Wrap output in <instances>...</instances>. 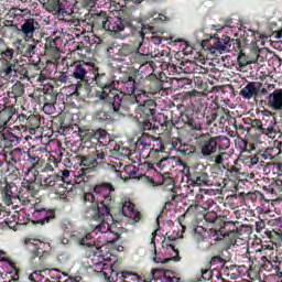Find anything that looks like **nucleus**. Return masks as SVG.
<instances>
[{"label": "nucleus", "mask_w": 282, "mask_h": 282, "mask_svg": "<svg viewBox=\"0 0 282 282\" xmlns=\"http://www.w3.org/2000/svg\"><path fill=\"white\" fill-rule=\"evenodd\" d=\"M41 186L52 188L56 195H65V193L72 191L74 187V183H72V171L67 169L59 170L57 173L45 177L41 184L22 183L20 188L14 184L6 183L0 188V209L3 208V204L11 206L12 199H19L24 206L30 204L39 195Z\"/></svg>", "instance_id": "nucleus-1"}, {"label": "nucleus", "mask_w": 282, "mask_h": 282, "mask_svg": "<svg viewBox=\"0 0 282 282\" xmlns=\"http://www.w3.org/2000/svg\"><path fill=\"white\" fill-rule=\"evenodd\" d=\"M76 241L79 243V246H85L88 248L86 251V257H93V263L96 265V268H100L98 273L104 278L105 282H111V279L113 281V275H116V281L118 282H131L138 279V274L131 271H111L109 276V274L105 272V257H100L98 254V250H100V248L96 246V238H94L91 232H87L84 236L77 237Z\"/></svg>", "instance_id": "nucleus-2"}, {"label": "nucleus", "mask_w": 282, "mask_h": 282, "mask_svg": "<svg viewBox=\"0 0 282 282\" xmlns=\"http://www.w3.org/2000/svg\"><path fill=\"white\" fill-rule=\"evenodd\" d=\"M194 140H196V147L202 158H205V160L230 149V139L226 135L213 137L210 133H196Z\"/></svg>", "instance_id": "nucleus-3"}, {"label": "nucleus", "mask_w": 282, "mask_h": 282, "mask_svg": "<svg viewBox=\"0 0 282 282\" xmlns=\"http://www.w3.org/2000/svg\"><path fill=\"white\" fill-rule=\"evenodd\" d=\"M74 40V35L67 34L61 30L53 31L50 36L45 37L44 56L51 63H58L64 47L69 45V42Z\"/></svg>", "instance_id": "nucleus-4"}, {"label": "nucleus", "mask_w": 282, "mask_h": 282, "mask_svg": "<svg viewBox=\"0 0 282 282\" xmlns=\"http://www.w3.org/2000/svg\"><path fill=\"white\" fill-rule=\"evenodd\" d=\"M180 122L184 123V128L191 133V135L195 137L197 131L202 133V122L199 119L195 118L194 115L188 113H181V116L177 117L173 111H167L163 115V122L161 123V127L163 131L171 133V131H173V127Z\"/></svg>", "instance_id": "nucleus-5"}, {"label": "nucleus", "mask_w": 282, "mask_h": 282, "mask_svg": "<svg viewBox=\"0 0 282 282\" xmlns=\"http://www.w3.org/2000/svg\"><path fill=\"white\" fill-rule=\"evenodd\" d=\"M116 192V187L111 183H99L94 186L91 192H87L83 196V202H96L104 208H108L111 212L113 204H116V198L112 193Z\"/></svg>", "instance_id": "nucleus-6"}, {"label": "nucleus", "mask_w": 282, "mask_h": 282, "mask_svg": "<svg viewBox=\"0 0 282 282\" xmlns=\"http://www.w3.org/2000/svg\"><path fill=\"white\" fill-rule=\"evenodd\" d=\"M101 100V109L95 112V120H98V122H107V120H116L124 117V110H122V99H120V97H112L110 95L109 98Z\"/></svg>", "instance_id": "nucleus-7"}, {"label": "nucleus", "mask_w": 282, "mask_h": 282, "mask_svg": "<svg viewBox=\"0 0 282 282\" xmlns=\"http://www.w3.org/2000/svg\"><path fill=\"white\" fill-rule=\"evenodd\" d=\"M109 19L110 17L107 14V11L102 10L86 13L82 20V34H91V32H107Z\"/></svg>", "instance_id": "nucleus-8"}, {"label": "nucleus", "mask_w": 282, "mask_h": 282, "mask_svg": "<svg viewBox=\"0 0 282 282\" xmlns=\"http://www.w3.org/2000/svg\"><path fill=\"white\" fill-rule=\"evenodd\" d=\"M158 104L155 100H149L135 108V119L138 120L140 131H155V126L151 122L155 116Z\"/></svg>", "instance_id": "nucleus-9"}, {"label": "nucleus", "mask_w": 282, "mask_h": 282, "mask_svg": "<svg viewBox=\"0 0 282 282\" xmlns=\"http://www.w3.org/2000/svg\"><path fill=\"white\" fill-rule=\"evenodd\" d=\"M1 162H4L3 170H0V173L4 175H13L15 180L19 178L20 170L17 169V165L23 158H25V151L21 148L3 150L1 155Z\"/></svg>", "instance_id": "nucleus-10"}, {"label": "nucleus", "mask_w": 282, "mask_h": 282, "mask_svg": "<svg viewBox=\"0 0 282 282\" xmlns=\"http://www.w3.org/2000/svg\"><path fill=\"white\" fill-rule=\"evenodd\" d=\"M24 249L30 261H34L36 258H39L40 261H45V259L50 257L52 247L50 246V242H43L41 239L26 237L24 239Z\"/></svg>", "instance_id": "nucleus-11"}, {"label": "nucleus", "mask_w": 282, "mask_h": 282, "mask_svg": "<svg viewBox=\"0 0 282 282\" xmlns=\"http://www.w3.org/2000/svg\"><path fill=\"white\" fill-rule=\"evenodd\" d=\"M43 9L55 17H69L74 14L76 8V0H39Z\"/></svg>", "instance_id": "nucleus-12"}, {"label": "nucleus", "mask_w": 282, "mask_h": 282, "mask_svg": "<svg viewBox=\"0 0 282 282\" xmlns=\"http://www.w3.org/2000/svg\"><path fill=\"white\" fill-rule=\"evenodd\" d=\"M239 226V221H226L221 220V224L212 228L210 230L215 234L213 235L214 241H225L228 246H237V228Z\"/></svg>", "instance_id": "nucleus-13"}, {"label": "nucleus", "mask_w": 282, "mask_h": 282, "mask_svg": "<svg viewBox=\"0 0 282 282\" xmlns=\"http://www.w3.org/2000/svg\"><path fill=\"white\" fill-rule=\"evenodd\" d=\"M95 74V83L97 87H100L101 93L99 94V99L105 100V98H109V96L122 99V93L116 88L113 80L107 76L105 73H100V68H93Z\"/></svg>", "instance_id": "nucleus-14"}, {"label": "nucleus", "mask_w": 282, "mask_h": 282, "mask_svg": "<svg viewBox=\"0 0 282 282\" xmlns=\"http://www.w3.org/2000/svg\"><path fill=\"white\" fill-rule=\"evenodd\" d=\"M185 176L191 184L196 186H213V176L208 174L204 164H197L193 167H184Z\"/></svg>", "instance_id": "nucleus-15"}, {"label": "nucleus", "mask_w": 282, "mask_h": 282, "mask_svg": "<svg viewBox=\"0 0 282 282\" xmlns=\"http://www.w3.org/2000/svg\"><path fill=\"white\" fill-rule=\"evenodd\" d=\"M13 30H18V32L21 34L22 39L28 43L32 41L33 43H40L39 40L34 39L35 34H39L41 31V23L36 21L34 18L24 19L21 23L20 28L17 24L10 25Z\"/></svg>", "instance_id": "nucleus-16"}, {"label": "nucleus", "mask_w": 282, "mask_h": 282, "mask_svg": "<svg viewBox=\"0 0 282 282\" xmlns=\"http://www.w3.org/2000/svg\"><path fill=\"white\" fill-rule=\"evenodd\" d=\"M85 208L83 210L84 219H89L90 221H97L98 224H102L105 217H109L111 212L109 207H105L100 205V203L96 202H84Z\"/></svg>", "instance_id": "nucleus-17"}, {"label": "nucleus", "mask_w": 282, "mask_h": 282, "mask_svg": "<svg viewBox=\"0 0 282 282\" xmlns=\"http://www.w3.org/2000/svg\"><path fill=\"white\" fill-rule=\"evenodd\" d=\"M82 142L84 144H90L88 147H96V144H100L102 147H111L112 141L109 139V133L104 129L97 130H86L80 134Z\"/></svg>", "instance_id": "nucleus-18"}, {"label": "nucleus", "mask_w": 282, "mask_h": 282, "mask_svg": "<svg viewBox=\"0 0 282 282\" xmlns=\"http://www.w3.org/2000/svg\"><path fill=\"white\" fill-rule=\"evenodd\" d=\"M66 66L70 72V76L80 83H87L89 78L87 74L94 72V68L96 67L91 63H85V61L66 62Z\"/></svg>", "instance_id": "nucleus-19"}, {"label": "nucleus", "mask_w": 282, "mask_h": 282, "mask_svg": "<svg viewBox=\"0 0 282 282\" xmlns=\"http://www.w3.org/2000/svg\"><path fill=\"white\" fill-rule=\"evenodd\" d=\"M126 28H129L132 30V32L138 30L135 24H133V20L129 17H110L106 32H110V34H113V36H120V34L124 32Z\"/></svg>", "instance_id": "nucleus-20"}, {"label": "nucleus", "mask_w": 282, "mask_h": 282, "mask_svg": "<svg viewBox=\"0 0 282 282\" xmlns=\"http://www.w3.org/2000/svg\"><path fill=\"white\" fill-rule=\"evenodd\" d=\"M149 94L150 93H147V90L138 88L130 97L124 98V95L121 94V109L123 111H128V113H131L134 105H138L139 107V105H147L149 100H153L149 99Z\"/></svg>", "instance_id": "nucleus-21"}, {"label": "nucleus", "mask_w": 282, "mask_h": 282, "mask_svg": "<svg viewBox=\"0 0 282 282\" xmlns=\"http://www.w3.org/2000/svg\"><path fill=\"white\" fill-rule=\"evenodd\" d=\"M281 133L279 127L276 126V118L272 116L270 110H265L262 117V126L260 128L259 135H265L267 138H271L274 140L276 134Z\"/></svg>", "instance_id": "nucleus-22"}, {"label": "nucleus", "mask_w": 282, "mask_h": 282, "mask_svg": "<svg viewBox=\"0 0 282 282\" xmlns=\"http://www.w3.org/2000/svg\"><path fill=\"white\" fill-rule=\"evenodd\" d=\"M232 45V41L229 36L223 35L219 37H210V40L203 41L202 47L203 50L210 52V54H215V52H226L228 47Z\"/></svg>", "instance_id": "nucleus-23"}, {"label": "nucleus", "mask_w": 282, "mask_h": 282, "mask_svg": "<svg viewBox=\"0 0 282 282\" xmlns=\"http://www.w3.org/2000/svg\"><path fill=\"white\" fill-rule=\"evenodd\" d=\"M57 100H58V94H56V91H54V86L44 87L42 111H44V113H46V116H54V113H56V101Z\"/></svg>", "instance_id": "nucleus-24"}, {"label": "nucleus", "mask_w": 282, "mask_h": 282, "mask_svg": "<svg viewBox=\"0 0 282 282\" xmlns=\"http://www.w3.org/2000/svg\"><path fill=\"white\" fill-rule=\"evenodd\" d=\"M0 69L2 74L10 76V74H14V64L19 63V59L14 58V48H10L7 46V50L0 53Z\"/></svg>", "instance_id": "nucleus-25"}, {"label": "nucleus", "mask_w": 282, "mask_h": 282, "mask_svg": "<svg viewBox=\"0 0 282 282\" xmlns=\"http://www.w3.org/2000/svg\"><path fill=\"white\" fill-rule=\"evenodd\" d=\"M140 47H142V42L139 43V48L132 55L133 65H139L138 72H153V65L155 63L151 59V54L140 53Z\"/></svg>", "instance_id": "nucleus-26"}, {"label": "nucleus", "mask_w": 282, "mask_h": 282, "mask_svg": "<svg viewBox=\"0 0 282 282\" xmlns=\"http://www.w3.org/2000/svg\"><path fill=\"white\" fill-rule=\"evenodd\" d=\"M144 87L148 89V93L152 94V96H155L156 94L164 96V94H166L162 75L158 77V75L153 73L149 74L144 79Z\"/></svg>", "instance_id": "nucleus-27"}, {"label": "nucleus", "mask_w": 282, "mask_h": 282, "mask_svg": "<svg viewBox=\"0 0 282 282\" xmlns=\"http://www.w3.org/2000/svg\"><path fill=\"white\" fill-rule=\"evenodd\" d=\"M161 188L167 193L165 204L171 205L172 202H177V192L175 191V178L171 177V173H164L161 175Z\"/></svg>", "instance_id": "nucleus-28"}, {"label": "nucleus", "mask_w": 282, "mask_h": 282, "mask_svg": "<svg viewBox=\"0 0 282 282\" xmlns=\"http://www.w3.org/2000/svg\"><path fill=\"white\" fill-rule=\"evenodd\" d=\"M118 208L123 217H129V219H132L135 223L142 219V214L135 209V204L131 202V198H122Z\"/></svg>", "instance_id": "nucleus-29"}, {"label": "nucleus", "mask_w": 282, "mask_h": 282, "mask_svg": "<svg viewBox=\"0 0 282 282\" xmlns=\"http://www.w3.org/2000/svg\"><path fill=\"white\" fill-rule=\"evenodd\" d=\"M90 230L91 232H95V235H98V232H111L113 237L112 241L115 239H120L122 236V229L118 227V224L112 223L109 225V223L105 221V219L100 224L91 225Z\"/></svg>", "instance_id": "nucleus-30"}, {"label": "nucleus", "mask_w": 282, "mask_h": 282, "mask_svg": "<svg viewBox=\"0 0 282 282\" xmlns=\"http://www.w3.org/2000/svg\"><path fill=\"white\" fill-rule=\"evenodd\" d=\"M261 87L263 84L259 82H249L243 88H241L239 96L243 98V100H257L259 94H261Z\"/></svg>", "instance_id": "nucleus-31"}, {"label": "nucleus", "mask_w": 282, "mask_h": 282, "mask_svg": "<svg viewBox=\"0 0 282 282\" xmlns=\"http://www.w3.org/2000/svg\"><path fill=\"white\" fill-rule=\"evenodd\" d=\"M118 85L120 87L119 94H124L128 96H133V93L138 89V83L133 76H123L119 79Z\"/></svg>", "instance_id": "nucleus-32"}, {"label": "nucleus", "mask_w": 282, "mask_h": 282, "mask_svg": "<svg viewBox=\"0 0 282 282\" xmlns=\"http://www.w3.org/2000/svg\"><path fill=\"white\" fill-rule=\"evenodd\" d=\"M44 153H47V151H45V149L32 147L25 152L26 162H30V164H32L31 166L39 169V166H41V164H43V154Z\"/></svg>", "instance_id": "nucleus-33"}, {"label": "nucleus", "mask_w": 282, "mask_h": 282, "mask_svg": "<svg viewBox=\"0 0 282 282\" xmlns=\"http://www.w3.org/2000/svg\"><path fill=\"white\" fill-rule=\"evenodd\" d=\"M184 99L189 100L191 105L195 109H204V107H206V101L208 100V98H206V96L202 95V93H199L195 89L192 91L185 93Z\"/></svg>", "instance_id": "nucleus-34"}, {"label": "nucleus", "mask_w": 282, "mask_h": 282, "mask_svg": "<svg viewBox=\"0 0 282 282\" xmlns=\"http://www.w3.org/2000/svg\"><path fill=\"white\" fill-rule=\"evenodd\" d=\"M53 219H56V210L46 208L39 213L32 214L33 224H40L41 226H45V224H50Z\"/></svg>", "instance_id": "nucleus-35"}, {"label": "nucleus", "mask_w": 282, "mask_h": 282, "mask_svg": "<svg viewBox=\"0 0 282 282\" xmlns=\"http://www.w3.org/2000/svg\"><path fill=\"white\" fill-rule=\"evenodd\" d=\"M260 259V267L262 270L265 272H272V274H276V276H282L281 267H279L276 259L272 260V254H270L269 258L268 256H262Z\"/></svg>", "instance_id": "nucleus-36"}, {"label": "nucleus", "mask_w": 282, "mask_h": 282, "mask_svg": "<svg viewBox=\"0 0 282 282\" xmlns=\"http://www.w3.org/2000/svg\"><path fill=\"white\" fill-rule=\"evenodd\" d=\"M14 124V105L6 106L0 110V129Z\"/></svg>", "instance_id": "nucleus-37"}, {"label": "nucleus", "mask_w": 282, "mask_h": 282, "mask_svg": "<svg viewBox=\"0 0 282 282\" xmlns=\"http://www.w3.org/2000/svg\"><path fill=\"white\" fill-rule=\"evenodd\" d=\"M149 22L141 24V31H139V36L144 41V30H149L152 34L160 32V23H162V18L160 15H152Z\"/></svg>", "instance_id": "nucleus-38"}, {"label": "nucleus", "mask_w": 282, "mask_h": 282, "mask_svg": "<svg viewBox=\"0 0 282 282\" xmlns=\"http://www.w3.org/2000/svg\"><path fill=\"white\" fill-rule=\"evenodd\" d=\"M151 246L153 248L152 252H153V257H152V261H154V263H169V261H180V250H177L175 248V245H169L167 248L170 250H172L175 256L172 257V258H165V259H162V258H158V249L155 247V240H151Z\"/></svg>", "instance_id": "nucleus-39"}, {"label": "nucleus", "mask_w": 282, "mask_h": 282, "mask_svg": "<svg viewBox=\"0 0 282 282\" xmlns=\"http://www.w3.org/2000/svg\"><path fill=\"white\" fill-rule=\"evenodd\" d=\"M268 107L272 111H282V89H275L269 95Z\"/></svg>", "instance_id": "nucleus-40"}, {"label": "nucleus", "mask_w": 282, "mask_h": 282, "mask_svg": "<svg viewBox=\"0 0 282 282\" xmlns=\"http://www.w3.org/2000/svg\"><path fill=\"white\" fill-rule=\"evenodd\" d=\"M32 72V66L22 65L19 66V63L14 64V72L12 76H17L19 80H30V78H34V75L30 74Z\"/></svg>", "instance_id": "nucleus-41"}, {"label": "nucleus", "mask_w": 282, "mask_h": 282, "mask_svg": "<svg viewBox=\"0 0 282 282\" xmlns=\"http://www.w3.org/2000/svg\"><path fill=\"white\" fill-rule=\"evenodd\" d=\"M160 149L156 151H173L174 149H180V144H182V139L178 137H169L163 142H159Z\"/></svg>", "instance_id": "nucleus-42"}, {"label": "nucleus", "mask_w": 282, "mask_h": 282, "mask_svg": "<svg viewBox=\"0 0 282 282\" xmlns=\"http://www.w3.org/2000/svg\"><path fill=\"white\" fill-rule=\"evenodd\" d=\"M223 171H226V175L231 180H239V175H241V164L239 161H235L234 165L226 163L223 165Z\"/></svg>", "instance_id": "nucleus-43"}, {"label": "nucleus", "mask_w": 282, "mask_h": 282, "mask_svg": "<svg viewBox=\"0 0 282 282\" xmlns=\"http://www.w3.org/2000/svg\"><path fill=\"white\" fill-rule=\"evenodd\" d=\"M76 159L79 162V166H85L82 169H90V172L98 166V159L91 155H77Z\"/></svg>", "instance_id": "nucleus-44"}, {"label": "nucleus", "mask_w": 282, "mask_h": 282, "mask_svg": "<svg viewBox=\"0 0 282 282\" xmlns=\"http://www.w3.org/2000/svg\"><path fill=\"white\" fill-rule=\"evenodd\" d=\"M191 235L194 241L202 243V241H206V235H208V231L203 226L194 225L191 227Z\"/></svg>", "instance_id": "nucleus-45"}, {"label": "nucleus", "mask_w": 282, "mask_h": 282, "mask_svg": "<svg viewBox=\"0 0 282 282\" xmlns=\"http://www.w3.org/2000/svg\"><path fill=\"white\" fill-rule=\"evenodd\" d=\"M25 94V86L21 82H17L7 93L8 98H12L17 102L18 98H22Z\"/></svg>", "instance_id": "nucleus-46"}, {"label": "nucleus", "mask_w": 282, "mask_h": 282, "mask_svg": "<svg viewBox=\"0 0 282 282\" xmlns=\"http://www.w3.org/2000/svg\"><path fill=\"white\" fill-rule=\"evenodd\" d=\"M173 162H175V158L166 156L162 158L159 162L149 164V169H154V171H163V169H173Z\"/></svg>", "instance_id": "nucleus-47"}, {"label": "nucleus", "mask_w": 282, "mask_h": 282, "mask_svg": "<svg viewBox=\"0 0 282 282\" xmlns=\"http://www.w3.org/2000/svg\"><path fill=\"white\" fill-rule=\"evenodd\" d=\"M41 115H30L28 117L26 129H29V133L34 135L36 133V129H41Z\"/></svg>", "instance_id": "nucleus-48"}, {"label": "nucleus", "mask_w": 282, "mask_h": 282, "mask_svg": "<svg viewBox=\"0 0 282 282\" xmlns=\"http://www.w3.org/2000/svg\"><path fill=\"white\" fill-rule=\"evenodd\" d=\"M268 192L272 197H275V199H279L282 197V178L278 174V178L269 185Z\"/></svg>", "instance_id": "nucleus-49"}, {"label": "nucleus", "mask_w": 282, "mask_h": 282, "mask_svg": "<svg viewBox=\"0 0 282 282\" xmlns=\"http://www.w3.org/2000/svg\"><path fill=\"white\" fill-rule=\"evenodd\" d=\"M212 109V112H210ZM217 109H219V104H217L216 101H212L209 108H206V112L209 113L205 117V122L207 127H210L213 124V122H215V120H217V117L219 116L217 113Z\"/></svg>", "instance_id": "nucleus-50"}, {"label": "nucleus", "mask_w": 282, "mask_h": 282, "mask_svg": "<svg viewBox=\"0 0 282 282\" xmlns=\"http://www.w3.org/2000/svg\"><path fill=\"white\" fill-rule=\"evenodd\" d=\"M250 235H252V226L250 225H238L236 230V241L237 239H240L243 241V239H249ZM236 246H239V243L236 242Z\"/></svg>", "instance_id": "nucleus-51"}, {"label": "nucleus", "mask_w": 282, "mask_h": 282, "mask_svg": "<svg viewBox=\"0 0 282 282\" xmlns=\"http://www.w3.org/2000/svg\"><path fill=\"white\" fill-rule=\"evenodd\" d=\"M151 138L153 135L142 131L141 137L137 140L135 147L139 151H147V149H151Z\"/></svg>", "instance_id": "nucleus-52"}, {"label": "nucleus", "mask_w": 282, "mask_h": 282, "mask_svg": "<svg viewBox=\"0 0 282 282\" xmlns=\"http://www.w3.org/2000/svg\"><path fill=\"white\" fill-rule=\"evenodd\" d=\"M236 162H238V164H245L246 166H249V169H252V166H257V164H259V155L252 156L241 153Z\"/></svg>", "instance_id": "nucleus-53"}, {"label": "nucleus", "mask_w": 282, "mask_h": 282, "mask_svg": "<svg viewBox=\"0 0 282 282\" xmlns=\"http://www.w3.org/2000/svg\"><path fill=\"white\" fill-rule=\"evenodd\" d=\"M58 166V161L56 160L55 156H50L47 161L43 159V162L41 163V166L37 169L42 171L43 173H50L54 171V167Z\"/></svg>", "instance_id": "nucleus-54"}, {"label": "nucleus", "mask_w": 282, "mask_h": 282, "mask_svg": "<svg viewBox=\"0 0 282 282\" xmlns=\"http://www.w3.org/2000/svg\"><path fill=\"white\" fill-rule=\"evenodd\" d=\"M89 173H91L90 167L77 171V174L75 175V184H88L89 180H91Z\"/></svg>", "instance_id": "nucleus-55"}, {"label": "nucleus", "mask_w": 282, "mask_h": 282, "mask_svg": "<svg viewBox=\"0 0 282 282\" xmlns=\"http://www.w3.org/2000/svg\"><path fill=\"white\" fill-rule=\"evenodd\" d=\"M265 62V56H263V50L259 48V47H253L251 50V54H250V64H254L257 63L258 65H261V63Z\"/></svg>", "instance_id": "nucleus-56"}, {"label": "nucleus", "mask_w": 282, "mask_h": 282, "mask_svg": "<svg viewBox=\"0 0 282 282\" xmlns=\"http://www.w3.org/2000/svg\"><path fill=\"white\" fill-rule=\"evenodd\" d=\"M204 219L205 221H207V224H214V228H219L221 221L224 220V217L217 215V212H207L204 215Z\"/></svg>", "instance_id": "nucleus-57"}, {"label": "nucleus", "mask_w": 282, "mask_h": 282, "mask_svg": "<svg viewBox=\"0 0 282 282\" xmlns=\"http://www.w3.org/2000/svg\"><path fill=\"white\" fill-rule=\"evenodd\" d=\"M28 118H29L28 115L19 113V110H17V108H14L13 124H19L20 127H22V129H26L28 128Z\"/></svg>", "instance_id": "nucleus-58"}, {"label": "nucleus", "mask_w": 282, "mask_h": 282, "mask_svg": "<svg viewBox=\"0 0 282 282\" xmlns=\"http://www.w3.org/2000/svg\"><path fill=\"white\" fill-rule=\"evenodd\" d=\"M210 268L212 267H208V264L200 268V272L196 276V282L212 281L213 280V271L210 270Z\"/></svg>", "instance_id": "nucleus-59"}, {"label": "nucleus", "mask_w": 282, "mask_h": 282, "mask_svg": "<svg viewBox=\"0 0 282 282\" xmlns=\"http://www.w3.org/2000/svg\"><path fill=\"white\" fill-rule=\"evenodd\" d=\"M196 64L191 61L180 62L178 74H193L195 72Z\"/></svg>", "instance_id": "nucleus-60"}, {"label": "nucleus", "mask_w": 282, "mask_h": 282, "mask_svg": "<svg viewBox=\"0 0 282 282\" xmlns=\"http://www.w3.org/2000/svg\"><path fill=\"white\" fill-rule=\"evenodd\" d=\"M204 189L199 188V193L196 194V200L202 202L203 203V208H205V210H208L210 208H213V206H215V200L213 198H207L204 196ZM206 199V200H205Z\"/></svg>", "instance_id": "nucleus-61"}, {"label": "nucleus", "mask_w": 282, "mask_h": 282, "mask_svg": "<svg viewBox=\"0 0 282 282\" xmlns=\"http://www.w3.org/2000/svg\"><path fill=\"white\" fill-rule=\"evenodd\" d=\"M253 262L248 259V263L247 264H241V265H234L236 272L239 273L240 276H246V274H250V272H252V270H254V268L252 267Z\"/></svg>", "instance_id": "nucleus-62"}, {"label": "nucleus", "mask_w": 282, "mask_h": 282, "mask_svg": "<svg viewBox=\"0 0 282 282\" xmlns=\"http://www.w3.org/2000/svg\"><path fill=\"white\" fill-rule=\"evenodd\" d=\"M178 151L180 153H182V155H195V153H197V145H193V144H188V143H185V144H182V141H181V144L178 145Z\"/></svg>", "instance_id": "nucleus-63"}, {"label": "nucleus", "mask_w": 282, "mask_h": 282, "mask_svg": "<svg viewBox=\"0 0 282 282\" xmlns=\"http://www.w3.org/2000/svg\"><path fill=\"white\" fill-rule=\"evenodd\" d=\"M26 182L24 184H37L39 180V167L31 166L25 174Z\"/></svg>", "instance_id": "nucleus-64"}]
</instances>
